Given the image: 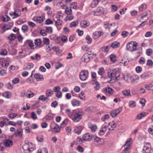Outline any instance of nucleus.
<instances>
[{
    "mask_svg": "<svg viewBox=\"0 0 153 153\" xmlns=\"http://www.w3.org/2000/svg\"><path fill=\"white\" fill-rule=\"evenodd\" d=\"M46 95L47 97L50 96L53 94V92L51 90H48L46 92Z\"/></svg>",
    "mask_w": 153,
    "mask_h": 153,
    "instance_id": "c03bdc74",
    "label": "nucleus"
},
{
    "mask_svg": "<svg viewBox=\"0 0 153 153\" xmlns=\"http://www.w3.org/2000/svg\"><path fill=\"white\" fill-rule=\"evenodd\" d=\"M129 34L128 32L126 31H123L122 32L121 35L123 38H125Z\"/></svg>",
    "mask_w": 153,
    "mask_h": 153,
    "instance_id": "79ce46f5",
    "label": "nucleus"
},
{
    "mask_svg": "<svg viewBox=\"0 0 153 153\" xmlns=\"http://www.w3.org/2000/svg\"><path fill=\"white\" fill-rule=\"evenodd\" d=\"M135 70L137 73H139L141 72L142 68L141 67L138 66L136 67Z\"/></svg>",
    "mask_w": 153,
    "mask_h": 153,
    "instance_id": "680f3d73",
    "label": "nucleus"
},
{
    "mask_svg": "<svg viewBox=\"0 0 153 153\" xmlns=\"http://www.w3.org/2000/svg\"><path fill=\"white\" fill-rule=\"evenodd\" d=\"M71 104L73 106H78L79 105V102L77 100L73 99L71 101Z\"/></svg>",
    "mask_w": 153,
    "mask_h": 153,
    "instance_id": "7c9ffc66",
    "label": "nucleus"
},
{
    "mask_svg": "<svg viewBox=\"0 0 153 153\" xmlns=\"http://www.w3.org/2000/svg\"><path fill=\"white\" fill-rule=\"evenodd\" d=\"M4 145L6 147H10L13 145V142L9 139H6L4 142Z\"/></svg>",
    "mask_w": 153,
    "mask_h": 153,
    "instance_id": "9d476101",
    "label": "nucleus"
},
{
    "mask_svg": "<svg viewBox=\"0 0 153 153\" xmlns=\"http://www.w3.org/2000/svg\"><path fill=\"white\" fill-rule=\"evenodd\" d=\"M143 14L144 16L145 17L147 16H149L150 17L151 15V12L150 10H148L147 11L144 12Z\"/></svg>",
    "mask_w": 153,
    "mask_h": 153,
    "instance_id": "0e129e2a",
    "label": "nucleus"
},
{
    "mask_svg": "<svg viewBox=\"0 0 153 153\" xmlns=\"http://www.w3.org/2000/svg\"><path fill=\"white\" fill-rule=\"evenodd\" d=\"M82 113L80 111L76 112L74 114V117L72 119L74 122H78L80 121L82 119Z\"/></svg>",
    "mask_w": 153,
    "mask_h": 153,
    "instance_id": "7ed1b4c3",
    "label": "nucleus"
},
{
    "mask_svg": "<svg viewBox=\"0 0 153 153\" xmlns=\"http://www.w3.org/2000/svg\"><path fill=\"white\" fill-rule=\"evenodd\" d=\"M10 93L9 92H5L3 93L2 95V96L7 98H9Z\"/></svg>",
    "mask_w": 153,
    "mask_h": 153,
    "instance_id": "a18cd8bd",
    "label": "nucleus"
},
{
    "mask_svg": "<svg viewBox=\"0 0 153 153\" xmlns=\"http://www.w3.org/2000/svg\"><path fill=\"white\" fill-rule=\"evenodd\" d=\"M53 114L51 113H49L45 117V118L46 120H51L53 119Z\"/></svg>",
    "mask_w": 153,
    "mask_h": 153,
    "instance_id": "aec40b11",
    "label": "nucleus"
},
{
    "mask_svg": "<svg viewBox=\"0 0 153 153\" xmlns=\"http://www.w3.org/2000/svg\"><path fill=\"white\" fill-rule=\"evenodd\" d=\"M129 105L130 107L133 108L136 105L135 102L133 101H130L129 102Z\"/></svg>",
    "mask_w": 153,
    "mask_h": 153,
    "instance_id": "49530a36",
    "label": "nucleus"
},
{
    "mask_svg": "<svg viewBox=\"0 0 153 153\" xmlns=\"http://www.w3.org/2000/svg\"><path fill=\"white\" fill-rule=\"evenodd\" d=\"M146 102L144 98L141 99L139 101V102L142 104V106H144L145 105V103Z\"/></svg>",
    "mask_w": 153,
    "mask_h": 153,
    "instance_id": "338daca9",
    "label": "nucleus"
},
{
    "mask_svg": "<svg viewBox=\"0 0 153 153\" xmlns=\"http://www.w3.org/2000/svg\"><path fill=\"white\" fill-rule=\"evenodd\" d=\"M131 140V138H129V140H126V143L124 144V147H125V146H126V147H125V149L121 153H129V152L128 151V150L129 149V147L130 146V145L129 142Z\"/></svg>",
    "mask_w": 153,
    "mask_h": 153,
    "instance_id": "39448f33",
    "label": "nucleus"
},
{
    "mask_svg": "<svg viewBox=\"0 0 153 153\" xmlns=\"http://www.w3.org/2000/svg\"><path fill=\"white\" fill-rule=\"evenodd\" d=\"M62 23V21L59 19H58L57 20L55 21V25L56 26L61 25Z\"/></svg>",
    "mask_w": 153,
    "mask_h": 153,
    "instance_id": "a19ab883",
    "label": "nucleus"
},
{
    "mask_svg": "<svg viewBox=\"0 0 153 153\" xmlns=\"http://www.w3.org/2000/svg\"><path fill=\"white\" fill-rule=\"evenodd\" d=\"M145 88L148 90H153V84L151 83L148 85H146Z\"/></svg>",
    "mask_w": 153,
    "mask_h": 153,
    "instance_id": "bb28decb",
    "label": "nucleus"
},
{
    "mask_svg": "<svg viewBox=\"0 0 153 153\" xmlns=\"http://www.w3.org/2000/svg\"><path fill=\"white\" fill-rule=\"evenodd\" d=\"M139 76L137 75H133L131 76L130 79L132 83L137 82L139 79Z\"/></svg>",
    "mask_w": 153,
    "mask_h": 153,
    "instance_id": "9b49d317",
    "label": "nucleus"
},
{
    "mask_svg": "<svg viewBox=\"0 0 153 153\" xmlns=\"http://www.w3.org/2000/svg\"><path fill=\"white\" fill-rule=\"evenodd\" d=\"M101 0H93L92 2L91 5V7L92 8H94L97 6L99 2Z\"/></svg>",
    "mask_w": 153,
    "mask_h": 153,
    "instance_id": "5701e85b",
    "label": "nucleus"
},
{
    "mask_svg": "<svg viewBox=\"0 0 153 153\" xmlns=\"http://www.w3.org/2000/svg\"><path fill=\"white\" fill-rule=\"evenodd\" d=\"M45 23L46 25H49L52 24L53 23V22L50 19H48L45 21Z\"/></svg>",
    "mask_w": 153,
    "mask_h": 153,
    "instance_id": "bf43d9fd",
    "label": "nucleus"
},
{
    "mask_svg": "<svg viewBox=\"0 0 153 153\" xmlns=\"http://www.w3.org/2000/svg\"><path fill=\"white\" fill-rule=\"evenodd\" d=\"M19 81V79L18 78H15L12 80V82L13 84H15L18 83Z\"/></svg>",
    "mask_w": 153,
    "mask_h": 153,
    "instance_id": "69168bd1",
    "label": "nucleus"
},
{
    "mask_svg": "<svg viewBox=\"0 0 153 153\" xmlns=\"http://www.w3.org/2000/svg\"><path fill=\"white\" fill-rule=\"evenodd\" d=\"M78 24V23L77 21H74L71 23L70 25V27H76Z\"/></svg>",
    "mask_w": 153,
    "mask_h": 153,
    "instance_id": "de8ad7c7",
    "label": "nucleus"
},
{
    "mask_svg": "<svg viewBox=\"0 0 153 153\" xmlns=\"http://www.w3.org/2000/svg\"><path fill=\"white\" fill-rule=\"evenodd\" d=\"M93 139H94V142L95 143L96 142L97 143L99 142H100L101 140V138H100L95 135H93ZM95 144L96 143H95Z\"/></svg>",
    "mask_w": 153,
    "mask_h": 153,
    "instance_id": "72a5a7b5",
    "label": "nucleus"
},
{
    "mask_svg": "<svg viewBox=\"0 0 153 153\" xmlns=\"http://www.w3.org/2000/svg\"><path fill=\"white\" fill-rule=\"evenodd\" d=\"M26 43L31 49H33L34 44L33 42L31 40H28L26 41Z\"/></svg>",
    "mask_w": 153,
    "mask_h": 153,
    "instance_id": "2f4dec72",
    "label": "nucleus"
},
{
    "mask_svg": "<svg viewBox=\"0 0 153 153\" xmlns=\"http://www.w3.org/2000/svg\"><path fill=\"white\" fill-rule=\"evenodd\" d=\"M102 32L100 31H96L93 34V38L96 39L101 36Z\"/></svg>",
    "mask_w": 153,
    "mask_h": 153,
    "instance_id": "4468645a",
    "label": "nucleus"
},
{
    "mask_svg": "<svg viewBox=\"0 0 153 153\" xmlns=\"http://www.w3.org/2000/svg\"><path fill=\"white\" fill-rule=\"evenodd\" d=\"M71 7L72 8L74 9H76L77 7V3L76 2H73L71 4Z\"/></svg>",
    "mask_w": 153,
    "mask_h": 153,
    "instance_id": "e2e57ef3",
    "label": "nucleus"
},
{
    "mask_svg": "<svg viewBox=\"0 0 153 153\" xmlns=\"http://www.w3.org/2000/svg\"><path fill=\"white\" fill-rule=\"evenodd\" d=\"M13 22L10 23H9L8 24H7V26H9V27H7L6 26L4 25L2 28L3 29L2 32L4 33L6 30L11 29L12 27L13 26Z\"/></svg>",
    "mask_w": 153,
    "mask_h": 153,
    "instance_id": "ddd939ff",
    "label": "nucleus"
},
{
    "mask_svg": "<svg viewBox=\"0 0 153 153\" xmlns=\"http://www.w3.org/2000/svg\"><path fill=\"white\" fill-rule=\"evenodd\" d=\"M7 53V51L6 49L2 50L0 52V54L2 55H6Z\"/></svg>",
    "mask_w": 153,
    "mask_h": 153,
    "instance_id": "052dcab7",
    "label": "nucleus"
},
{
    "mask_svg": "<svg viewBox=\"0 0 153 153\" xmlns=\"http://www.w3.org/2000/svg\"><path fill=\"white\" fill-rule=\"evenodd\" d=\"M38 99L41 100L42 102H47L49 100V99L48 97H45L44 95H42L39 97Z\"/></svg>",
    "mask_w": 153,
    "mask_h": 153,
    "instance_id": "412c9836",
    "label": "nucleus"
},
{
    "mask_svg": "<svg viewBox=\"0 0 153 153\" xmlns=\"http://www.w3.org/2000/svg\"><path fill=\"white\" fill-rule=\"evenodd\" d=\"M26 95L27 97L30 98L33 97L34 94L31 91H28L27 92Z\"/></svg>",
    "mask_w": 153,
    "mask_h": 153,
    "instance_id": "ea45409f",
    "label": "nucleus"
},
{
    "mask_svg": "<svg viewBox=\"0 0 153 153\" xmlns=\"http://www.w3.org/2000/svg\"><path fill=\"white\" fill-rule=\"evenodd\" d=\"M110 117V116L108 114L105 115L103 116L101 118V120L102 121H104L106 120H107L109 119Z\"/></svg>",
    "mask_w": 153,
    "mask_h": 153,
    "instance_id": "c9c22d12",
    "label": "nucleus"
},
{
    "mask_svg": "<svg viewBox=\"0 0 153 153\" xmlns=\"http://www.w3.org/2000/svg\"><path fill=\"white\" fill-rule=\"evenodd\" d=\"M88 109L89 111H91L92 112H93L96 110V108L95 106H91L89 107Z\"/></svg>",
    "mask_w": 153,
    "mask_h": 153,
    "instance_id": "6e6d98bb",
    "label": "nucleus"
},
{
    "mask_svg": "<svg viewBox=\"0 0 153 153\" xmlns=\"http://www.w3.org/2000/svg\"><path fill=\"white\" fill-rule=\"evenodd\" d=\"M83 127L82 126H80L76 127L73 131V132L74 133H76L78 134H80Z\"/></svg>",
    "mask_w": 153,
    "mask_h": 153,
    "instance_id": "f8f14e48",
    "label": "nucleus"
},
{
    "mask_svg": "<svg viewBox=\"0 0 153 153\" xmlns=\"http://www.w3.org/2000/svg\"><path fill=\"white\" fill-rule=\"evenodd\" d=\"M90 59V57L88 53L85 54L81 58L82 60L86 63L89 61Z\"/></svg>",
    "mask_w": 153,
    "mask_h": 153,
    "instance_id": "1a4fd4ad",
    "label": "nucleus"
},
{
    "mask_svg": "<svg viewBox=\"0 0 153 153\" xmlns=\"http://www.w3.org/2000/svg\"><path fill=\"white\" fill-rule=\"evenodd\" d=\"M153 64V62L151 59H148L147 61L146 65L149 66H151Z\"/></svg>",
    "mask_w": 153,
    "mask_h": 153,
    "instance_id": "13d9d810",
    "label": "nucleus"
},
{
    "mask_svg": "<svg viewBox=\"0 0 153 153\" xmlns=\"http://www.w3.org/2000/svg\"><path fill=\"white\" fill-rule=\"evenodd\" d=\"M104 71L105 70L103 68H101L99 69V70L98 71V74L99 75H102L103 74Z\"/></svg>",
    "mask_w": 153,
    "mask_h": 153,
    "instance_id": "5fc2aeb1",
    "label": "nucleus"
},
{
    "mask_svg": "<svg viewBox=\"0 0 153 153\" xmlns=\"http://www.w3.org/2000/svg\"><path fill=\"white\" fill-rule=\"evenodd\" d=\"M81 26L84 28H86L90 25V23L87 20L82 21L80 23Z\"/></svg>",
    "mask_w": 153,
    "mask_h": 153,
    "instance_id": "dca6fc26",
    "label": "nucleus"
},
{
    "mask_svg": "<svg viewBox=\"0 0 153 153\" xmlns=\"http://www.w3.org/2000/svg\"><path fill=\"white\" fill-rule=\"evenodd\" d=\"M46 31L48 33H51L52 32L53 29L51 27H46Z\"/></svg>",
    "mask_w": 153,
    "mask_h": 153,
    "instance_id": "8fccbe9b",
    "label": "nucleus"
},
{
    "mask_svg": "<svg viewBox=\"0 0 153 153\" xmlns=\"http://www.w3.org/2000/svg\"><path fill=\"white\" fill-rule=\"evenodd\" d=\"M34 77L37 81L42 80L44 79L42 75L39 74H35Z\"/></svg>",
    "mask_w": 153,
    "mask_h": 153,
    "instance_id": "f3484780",
    "label": "nucleus"
},
{
    "mask_svg": "<svg viewBox=\"0 0 153 153\" xmlns=\"http://www.w3.org/2000/svg\"><path fill=\"white\" fill-rule=\"evenodd\" d=\"M151 75V74L149 71H146L143 73L140 76V78L142 79H146L149 78Z\"/></svg>",
    "mask_w": 153,
    "mask_h": 153,
    "instance_id": "423d86ee",
    "label": "nucleus"
},
{
    "mask_svg": "<svg viewBox=\"0 0 153 153\" xmlns=\"http://www.w3.org/2000/svg\"><path fill=\"white\" fill-rule=\"evenodd\" d=\"M41 43V40L39 39H36L35 41V44L37 46L40 45Z\"/></svg>",
    "mask_w": 153,
    "mask_h": 153,
    "instance_id": "3c124183",
    "label": "nucleus"
},
{
    "mask_svg": "<svg viewBox=\"0 0 153 153\" xmlns=\"http://www.w3.org/2000/svg\"><path fill=\"white\" fill-rule=\"evenodd\" d=\"M22 30L24 33L27 32L28 31V27L27 25H23L22 27Z\"/></svg>",
    "mask_w": 153,
    "mask_h": 153,
    "instance_id": "f704fd0d",
    "label": "nucleus"
},
{
    "mask_svg": "<svg viewBox=\"0 0 153 153\" xmlns=\"http://www.w3.org/2000/svg\"><path fill=\"white\" fill-rule=\"evenodd\" d=\"M88 127L90 128L92 131L94 132L96 131L97 127L96 125L93 124L91 123H89L88 124Z\"/></svg>",
    "mask_w": 153,
    "mask_h": 153,
    "instance_id": "2eb2a0df",
    "label": "nucleus"
},
{
    "mask_svg": "<svg viewBox=\"0 0 153 153\" xmlns=\"http://www.w3.org/2000/svg\"><path fill=\"white\" fill-rule=\"evenodd\" d=\"M95 84L96 86L94 87V89L96 90H98L100 88V82L97 81L95 82Z\"/></svg>",
    "mask_w": 153,
    "mask_h": 153,
    "instance_id": "4c0bfd02",
    "label": "nucleus"
},
{
    "mask_svg": "<svg viewBox=\"0 0 153 153\" xmlns=\"http://www.w3.org/2000/svg\"><path fill=\"white\" fill-rule=\"evenodd\" d=\"M137 43H135L134 42H131L126 45V48L128 50L130 51H133L137 49Z\"/></svg>",
    "mask_w": 153,
    "mask_h": 153,
    "instance_id": "f257e3e1",
    "label": "nucleus"
},
{
    "mask_svg": "<svg viewBox=\"0 0 153 153\" xmlns=\"http://www.w3.org/2000/svg\"><path fill=\"white\" fill-rule=\"evenodd\" d=\"M93 136L91 135L90 133H87L83 136V140H91L93 139Z\"/></svg>",
    "mask_w": 153,
    "mask_h": 153,
    "instance_id": "6e6552de",
    "label": "nucleus"
},
{
    "mask_svg": "<svg viewBox=\"0 0 153 153\" xmlns=\"http://www.w3.org/2000/svg\"><path fill=\"white\" fill-rule=\"evenodd\" d=\"M88 71L87 70H83L79 74L80 79L82 81L85 80L88 77Z\"/></svg>",
    "mask_w": 153,
    "mask_h": 153,
    "instance_id": "f03ea898",
    "label": "nucleus"
},
{
    "mask_svg": "<svg viewBox=\"0 0 153 153\" xmlns=\"http://www.w3.org/2000/svg\"><path fill=\"white\" fill-rule=\"evenodd\" d=\"M122 93L124 95L128 96L130 94V91L129 90H126L123 91Z\"/></svg>",
    "mask_w": 153,
    "mask_h": 153,
    "instance_id": "58836bf2",
    "label": "nucleus"
},
{
    "mask_svg": "<svg viewBox=\"0 0 153 153\" xmlns=\"http://www.w3.org/2000/svg\"><path fill=\"white\" fill-rule=\"evenodd\" d=\"M28 144L29 145V152L33 151L35 150V146L34 144L31 143H28Z\"/></svg>",
    "mask_w": 153,
    "mask_h": 153,
    "instance_id": "c85d7f7f",
    "label": "nucleus"
},
{
    "mask_svg": "<svg viewBox=\"0 0 153 153\" xmlns=\"http://www.w3.org/2000/svg\"><path fill=\"white\" fill-rule=\"evenodd\" d=\"M17 115V114L16 113H12L8 115V117L10 118H13L14 117H16Z\"/></svg>",
    "mask_w": 153,
    "mask_h": 153,
    "instance_id": "774afa93",
    "label": "nucleus"
},
{
    "mask_svg": "<svg viewBox=\"0 0 153 153\" xmlns=\"http://www.w3.org/2000/svg\"><path fill=\"white\" fill-rule=\"evenodd\" d=\"M120 46L119 42L115 41L112 43L110 47L113 48H116L119 47Z\"/></svg>",
    "mask_w": 153,
    "mask_h": 153,
    "instance_id": "4be33fe9",
    "label": "nucleus"
},
{
    "mask_svg": "<svg viewBox=\"0 0 153 153\" xmlns=\"http://www.w3.org/2000/svg\"><path fill=\"white\" fill-rule=\"evenodd\" d=\"M122 107H119L117 109L113 110L111 111L110 114L111 117L114 118L119 114L122 111Z\"/></svg>",
    "mask_w": 153,
    "mask_h": 153,
    "instance_id": "20e7f679",
    "label": "nucleus"
},
{
    "mask_svg": "<svg viewBox=\"0 0 153 153\" xmlns=\"http://www.w3.org/2000/svg\"><path fill=\"white\" fill-rule=\"evenodd\" d=\"M3 58H0V64L2 65H4V66L5 67H7L9 63H6V62H7V61H6L5 60H4V61H1V59L3 60Z\"/></svg>",
    "mask_w": 153,
    "mask_h": 153,
    "instance_id": "cd10ccee",
    "label": "nucleus"
},
{
    "mask_svg": "<svg viewBox=\"0 0 153 153\" xmlns=\"http://www.w3.org/2000/svg\"><path fill=\"white\" fill-rule=\"evenodd\" d=\"M16 38V35L13 33H11L8 37V39L11 41H14Z\"/></svg>",
    "mask_w": 153,
    "mask_h": 153,
    "instance_id": "473e14b6",
    "label": "nucleus"
},
{
    "mask_svg": "<svg viewBox=\"0 0 153 153\" xmlns=\"http://www.w3.org/2000/svg\"><path fill=\"white\" fill-rule=\"evenodd\" d=\"M114 90L110 87H106L105 89H103V92H106L109 94H111L112 93Z\"/></svg>",
    "mask_w": 153,
    "mask_h": 153,
    "instance_id": "a211bd4d",
    "label": "nucleus"
},
{
    "mask_svg": "<svg viewBox=\"0 0 153 153\" xmlns=\"http://www.w3.org/2000/svg\"><path fill=\"white\" fill-rule=\"evenodd\" d=\"M15 135L16 137H17L18 136H22V132L21 131H19L18 129L15 132Z\"/></svg>",
    "mask_w": 153,
    "mask_h": 153,
    "instance_id": "864d4df0",
    "label": "nucleus"
},
{
    "mask_svg": "<svg viewBox=\"0 0 153 153\" xmlns=\"http://www.w3.org/2000/svg\"><path fill=\"white\" fill-rule=\"evenodd\" d=\"M36 21L39 23H41L43 21V18L41 16L38 17L36 18Z\"/></svg>",
    "mask_w": 153,
    "mask_h": 153,
    "instance_id": "4d7b16f0",
    "label": "nucleus"
},
{
    "mask_svg": "<svg viewBox=\"0 0 153 153\" xmlns=\"http://www.w3.org/2000/svg\"><path fill=\"white\" fill-rule=\"evenodd\" d=\"M152 53V50L151 48H149L146 50V54L148 56L151 55Z\"/></svg>",
    "mask_w": 153,
    "mask_h": 153,
    "instance_id": "603ef678",
    "label": "nucleus"
},
{
    "mask_svg": "<svg viewBox=\"0 0 153 153\" xmlns=\"http://www.w3.org/2000/svg\"><path fill=\"white\" fill-rule=\"evenodd\" d=\"M110 47L107 46L106 47H102L101 48V51L104 52H107L109 51Z\"/></svg>",
    "mask_w": 153,
    "mask_h": 153,
    "instance_id": "c756f323",
    "label": "nucleus"
},
{
    "mask_svg": "<svg viewBox=\"0 0 153 153\" xmlns=\"http://www.w3.org/2000/svg\"><path fill=\"white\" fill-rule=\"evenodd\" d=\"M117 71H116L114 69L112 71V72L111 73L110 75H108L109 77L112 79L114 76H116V72Z\"/></svg>",
    "mask_w": 153,
    "mask_h": 153,
    "instance_id": "a878e982",
    "label": "nucleus"
},
{
    "mask_svg": "<svg viewBox=\"0 0 153 153\" xmlns=\"http://www.w3.org/2000/svg\"><path fill=\"white\" fill-rule=\"evenodd\" d=\"M68 119H65L60 125V127L62 128H64L67 124Z\"/></svg>",
    "mask_w": 153,
    "mask_h": 153,
    "instance_id": "e433bc0d",
    "label": "nucleus"
},
{
    "mask_svg": "<svg viewBox=\"0 0 153 153\" xmlns=\"http://www.w3.org/2000/svg\"><path fill=\"white\" fill-rule=\"evenodd\" d=\"M110 59L111 61L114 62L116 61V56L114 55L111 54L110 56Z\"/></svg>",
    "mask_w": 153,
    "mask_h": 153,
    "instance_id": "37998d69",
    "label": "nucleus"
},
{
    "mask_svg": "<svg viewBox=\"0 0 153 153\" xmlns=\"http://www.w3.org/2000/svg\"><path fill=\"white\" fill-rule=\"evenodd\" d=\"M22 148L23 150L26 152H25L26 153H29V145L28 143H25L22 146Z\"/></svg>",
    "mask_w": 153,
    "mask_h": 153,
    "instance_id": "6ab92c4d",
    "label": "nucleus"
},
{
    "mask_svg": "<svg viewBox=\"0 0 153 153\" xmlns=\"http://www.w3.org/2000/svg\"><path fill=\"white\" fill-rule=\"evenodd\" d=\"M146 5L145 3H143L139 7V12L144 11L146 8Z\"/></svg>",
    "mask_w": 153,
    "mask_h": 153,
    "instance_id": "b1692460",
    "label": "nucleus"
},
{
    "mask_svg": "<svg viewBox=\"0 0 153 153\" xmlns=\"http://www.w3.org/2000/svg\"><path fill=\"white\" fill-rule=\"evenodd\" d=\"M150 150L149 147L144 146L143 149V153H148Z\"/></svg>",
    "mask_w": 153,
    "mask_h": 153,
    "instance_id": "393cba45",
    "label": "nucleus"
},
{
    "mask_svg": "<svg viewBox=\"0 0 153 153\" xmlns=\"http://www.w3.org/2000/svg\"><path fill=\"white\" fill-rule=\"evenodd\" d=\"M85 39L88 41L87 43L88 44H90L91 43L92 39L89 35H87L86 36Z\"/></svg>",
    "mask_w": 153,
    "mask_h": 153,
    "instance_id": "09e8293b",
    "label": "nucleus"
},
{
    "mask_svg": "<svg viewBox=\"0 0 153 153\" xmlns=\"http://www.w3.org/2000/svg\"><path fill=\"white\" fill-rule=\"evenodd\" d=\"M103 14V9L101 7H98L96 11L93 12V14L94 16H99Z\"/></svg>",
    "mask_w": 153,
    "mask_h": 153,
    "instance_id": "0eeeda50",
    "label": "nucleus"
}]
</instances>
